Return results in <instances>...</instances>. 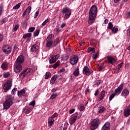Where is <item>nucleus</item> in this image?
<instances>
[{
	"instance_id": "47",
	"label": "nucleus",
	"mask_w": 130,
	"mask_h": 130,
	"mask_svg": "<svg viewBox=\"0 0 130 130\" xmlns=\"http://www.w3.org/2000/svg\"><path fill=\"white\" fill-rule=\"evenodd\" d=\"M10 77V73H6L4 74V78H9Z\"/></svg>"
},
{
	"instance_id": "12",
	"label": "nucleus",
	"mask_w": 130,
	"mask_h": 130,
	"mask_svg": "<svg viewBox=\"0 0 130 130\" xmlns=\"http://www.w3.org/2000/svg\"><path fill=\"white\" fill-rule=\"evenodd\" d=\"M102 130H110V123L107 122L102 127Z\"/></svg>"
},
{
	"instance_id": "27",
	"label": "nucleus",
	"mask_w": 130,
	"mask_h": 130,
	"mask_svg": "<svg viewBox=\"0 0 130 130\" xmlns=\"http://www.w3.org/2000/svg\"><path fill=\"white\" fill-rule=\"evenodd\" d=\"M26 76H27V75H26V73H25V71H23L19 75V78L23 80V79H24V78H25V77H26Z\"/></svg>"
},
{
	"instance_id": "33",
	"label": "nucleus",
	"mask_w": 130,
	"mask_h": 130,
	"mask_svg": "<svg viewBox=\"0 0 130 130\" xmlns=\"http://www.w3.org/2000/svg\"><path fill=\"white\" fill-rule=\"evenodd\" d=\"M99 113H102L104 110H105V108L104 107H100L99 108Z\"/></svg>"
},
{
	"instance_id": "61",
	"label": "nucleus",
	"mask_w": 130,
	"mask_h": 130,
	"mask_svg": "<svg viewBox=\"0 0 130 130\" xmlns=\"http://www.w3.org/2000/svg\"><path fill=\"white\" fill-rule=\"evenodd\" d=\"M84 109H85V107L84 106H81L80 108V111H83V110H84Z\"/></svg>"
},
{
	"instance_id": "45",
	"label": "nucleus",
	"mask_w": 130,
	"mask_h": 130,
	"mask_svg": "<svg viewBox=\"0 0 130 130\" xmlns=\"http://www.w3.org/2000/svg\"><path fill=\"white\" fill-rule=\"evenodd\" d=\"M58 116V114L57 113H54L51 117H50L52 118L53 119H54L55 117H57Z\"/></svg>"
},
{
	"instance_id": "35",
	"label": "nucleus",
	"mask_w": 130,
	"mask_h": 130,
	"mask_svg": "<svg viewBox=\"0 0 130 130\" xmlns=\"http://www.w3.org/2000/svg\"><path fill=\"white\" fill-rule=\"evenodd\" d=\"M101 81L100 80H97L94 82V86H99Z\"/></svg>"
},
{
	"instance_id": "40",
	"label": "nucleus",
	"mask_w": 130,
	"mask_h": 130,
	"mask_svg": "<svg viewBox=\"0 0 130 130\" xmlns=\"http://www.w3.org/2000/svg\"><path fill=\"white\" fill-rule=\"evenodd\" d=\"M57 96V94L56 93H53L51 96H50V99L53 100L55 98H56V96Z\"/></svg>"
},
{
	"instance_id": "14",
	"label": "nucleus",
	"mask_w": 130,
	"mask_h": 130,
	"mask_svg": "<svg viewBox=\"0 0 130 130\" xmlns=\"http://www.w3.org/2000/svg\"><path fill=\"white\" fill-rule=\"evenodd\" d=\"M38 49H39V46L36 44H35L31 46L30 50L31 52H36L38 51Z\"/></svg>"
},
{
	"instance_id": "16",
	"label": "nucleus",
	"mask_w": 130,
	"mask_h": 130,
	"mask_svg": "<svg viewBox=\"0 0 130 130\" xmlns=\"http://www.w3.org/2000/svg\"><path fill=\"white\" fill-rule=\"evenodd\" d=\"M60 43V40H59V38H57L54 41H53L52 47H56L57 44Z\"/></svg>"
},
{
	"instance_id": "34",
	"label": "nucleus",
	"mask_w": 130,
	"mask_h": 130,
	"mask_svg": "<svg viewBox=\"0 0 130 130\" xmlns=\"http://www.w3.org/2000/svg\"><path fill=\"white\" fill-rule=\"evenodd\" d=\"M104 64V63H102L101 64H100L98 66V70L99 72H100V71H101V70H102V68H103V65Z\"/></svg>"
},
{
	"instance_id": "55",
	"label": "nucleus",
	"mask_w": 130,
	"mask_h": 130,
	"mask_svg": "<svg viewBox=\"0 0 130 130\" xmlns=\"http://www.w3.org/2000/svg\"><path fill=\"white\" fill-rule=\"evenodd\" d=\"M29 105H31V106H35V101H32L29 103Z\"/></svg>"
},
{
	"instance_id": "9",
	"label": "nucleus",
	"mask_w": 130,
	"mask_h": 130,
	"mask_svg": "<svg viewBox=\"0 0 130 130\" xmlns=\"http://www.w3.org/2000/svg\"><path fill=\"white\" fill-rule=\"evenodd\" d=\"M3 51L6 54H10L12 51V48L9 45H6L3 47Z\"/></svg>"
},
{
	"instance_id": "48",
	"label": "nucleus",
	"mask_w": 130,
	"mask_h": 130,
	"mask_svg": "<svg viewBox=\"0 0 130 130\" xmlns=\"http://www.w3.org/2000/svg\"><path fill=\"white\" fill-rule=\"evenodd\" d=\"M19 25L16 24L13 28L14 31H17V30H18V29L19 28Z\"/></svg>"
},
{
	"instance_id": "53",
	"label": "nucleus",
	"mask_w": 130,
	"mask_h": 130,
	"mask_svg": "<svg viewBox=\"0 0 130 130\" xmlns=\"http://www.w3.org/2000/svg\"><path fill=\"white\" fill-rule=\"evenodd\" d=\"M92 57L93 59H96L98 57V55L97 53H95V55L93 54Z\"/></svg>"
},
{
	"instance_id": "42",
	"label": "nucleus",
	"mask_w": 130,
	"mask_h": 130,
	"mask_svg": "<svg viewBox=\"0 0 130 130\" xmlns=\"http://www.w3.org/2000/svg\"><path fill=\"white\" fill-rule=\"evenodd\" d=\"M35 30V27H30L28 29V32H34V30Z\"/></svg>"
},
{
	"instance_id": "52",
	"label": "nucleus",
	"mask_w": 130,
	"mask_h": 130,
	"mask_svg": "<svg viewBox=\"0 0 130 130\" xmlns=\"http://www.w3.org/2000/svg\"><path fill=\"white\" fill-rule=\"evenodd\" d=\"M25 10L28 12V14H30V12H31V6H28Z\"/></svg>"
},
{
	"instance_id": "26",
	"label": "nucleus",
	"mask_w": 130,
	"mask_h": 130,
	"mask_svg": "<svg viewBox=\"0 0 130 130\" xmlns=\"http://www.w3.org/2000/svg\"><path fill=\"white\" fill-rule=\"evenodd\" d=\"M129 94V91L127 89H124L122 92V95L123 96H127Z\"/></svg>"
},
{
	"instance_id": "21",
	"label": "nucleus",
	"mask_w": 130,
	"mask_h": 130,
	"mask_svg": "<svg viewBox=\"0 0 130 130\" xmlns=\"http://www.w3.org/2000/svg\"><path fill=\"white\" fill-rule=\"evenodd\" d=\"M23 71H24V73L26 74V75L29 76L31 74V72H32V69L30 68H26L25 70H24Z\"/></svg>"
},
{
	"instance_id": "64",
	"label": "nucleus",
	"mask_w": 130,
	"mask_h": 130,
	"mask_svg": "<svg viewBox=\"0 0 130 130\" xmlns=\"http://www.w3.org/2000/svg\"><path fill=\"white\" fill-rule=\"evenodd\" d=\"M126 15L127 17H130V11L128 12V13H127V14Z\"/></svg>"
},
{
	"instance_id": "17",
	"label": "nucleus",
	"mask_w": 130,
	"mask_h": 130,
	"mask_svg": "<svg viewBox=\"0 0 130 130\" xmlns=\"http://www.w3.org/2000/svg\"><path fill=\"white\" fill-rule=\"evenodd\" d=\"M54 122V119H53L52 118L50 117L48 119V125L49 127H50V126H52Z\"/></svg>"
},
{
	"instance_id": "15",
	"label": "nucleus",
	"mask_w": 130,
	"mask_h": 130,
	"mask_svg": "<svg viewBox=\"0 0 130 130\" xmlns=\"http://www.w3.org/2000/svg\"><path fill=\"white\" fill-rule=\"evenodd\" d=\"M124 116L127 117L130 115V106L125 108L124 111Z\"/></svg>"
},
{
	"instance_id": "6",
	"label": "nucleus",
	"mask_w": 130,
	"mask_h": 130,
	"mask_svg": "<svg viewBox=\"0 0 130 130\" xmlns=\"http://www.w3.org/2000/svg\"><path fill=\"white\" fill-rule=\"evenodd\" d=\"M78 61H79V57L76 55L72 56L70 59V63L72 66L77 64V63H78Z\"/></svg>"
},
{
	"instance_id": "10",
	"label": "nucleus",
	"mask_w": 130,
	"mask_h": 130,
	"mask_svg": "<svg viewBox=\"0 0 130 130\" xmlns=\"http://www.w3.org/2000/svg\"><path fill=\"white\" fill-rule=\"evenodd\" d=\"M122 89H123V84H121L115 90V94L116 95H117V94L118 95L120 94V93H121V91H122Z\"/></svg>"
},
{
	"instance_id": "23",
	"label": "nucleus",
	"mask_w": 130,
	"mask_h": 130,
	"mask_svg": "<svg viewBox=\"0 0 130 130\" xmlns=\"http://www.w3.org/2000/svg\"><path fill=\"white\" fill-rule=\"evenodd\" d=\"M80 69L78 68H76L75 71L73 72V75L75 77H78L80 75Z\"/></svg>"
},
{
	"instance_id": "41",
	"label": "nucleus",
	"mask_w": 130,
	"mask_h": 130,
	"mask_svg": "<svg viewBox=\"0 0 130 130\" xmlns=\"http://www.w3.org/2000/svg\"><path fill=\"white\" fill-rule=\"evenodd\" d=\"M72 14V12H69L68 13H66L64 15V18H66V19H69V18H70V16H71Z\"/></svg>"
},
{
	"instance_id": "24",
	"label": "nucleus",
	"mask_w": 130,
	"mask_h": 130,
	"mask_svg": "<svg viewBox=\"0 0 130 130\" xmlns=\"http://www.w3.org/2000/svg\"><path fill=\"white\" fill-rule=\"evenodd\" d=\"M31 110H32V109L31 108L26 107L23 109V112H24V113H26V114H28V113H30V111H31Z\"/></svg>"
},
{
	"instance_id": "13",
	"label": "nucleus",
	"mask_w": 130,
	"mask_h": 130,
	"mask_svg": "<svg viewBox=\"0 0 130 130\" xmlns=\"http://www.w3.org/2000/svg\"><path fill=\"white\" fill-rule=\"evenodd\" d=\"M107 60L109 63H111V64H113L115 62V58L111 56H107Z\"/></svg>"
},
{
	"instance_id": "39",
	"label": "nucleus",
	"mask_w": 130,
	"mask_h": 130,
	"mask_svg": "<svg viewBox=\"0 0 130 130\" xmlns=\"http://www.w3.org/2000/svg\"><path fill=\"white\" fill-rule=\"evenodd\" d=\"M113 28V25L112 24V23L109 22L108 29H109L110 30H112Z\"/></svg>"
},
{
	"instance_id": "56",
	"label": "nucleus",
	"mask_w": 130,
	"mask_h": 130,
	"mask_svg": "<svg viewBox=\"0 0 130 130\" xmlns=\"http://www.w3.org/2000/svg\"><path fill=\"white\" fill-rule=\"evenodd\" d=\"M74 112H75V109H71L69 111L70 114H72V113H74Z\"/></svg>"
},
{
	"instance_id": "60",
	"label": "nucleus",
	"mask_w": 130,
	"mask_h": 130,
	"mask_svg": "<svg viewBox=\"0 0 130 130\" xmlns=\"http://www.w3.org/2000/svg\"><path fill=\"white\" fill-rule=\"evenodd\" d=\"M26 14H27V10H25L22 14L23 17H25L26 16Z\"/></svg>"
},
{
	"instance_id": "43",
	"label": "nucleus",
	"mask_w": 130,
	"mask_h": 130,
	"mask_svg": "<svg viewBox=\"0 0 130 130\" xmlns=\"http://www.w3.org/2000/svg\"><path fill=\"white\" fill-rule=\"evenodd\" d=\"M50 72H47L46 74V75L45 76V79H47L49 78V77L50 76Z\"/></svg>"
},
{
	"instance_id": "38",
	"label": "nucleus",
	"mask_w": 130,
	"mask_h": 130,
	"mask_svg": "<svg viewBox=\"0 0 130 130\" xmlns=\"http://www.w3.org/2000/svg\"><path fill=\"white\" fill-rule=\"evenodd\" d=\"M113 33H116L117 31H118V28L117 27H115V26H114L112 29H111Z\"/></svg>"
},
{
	"instance_id": "46",
	"label": "nucleus",
	"mask_w": 130,
	"mask_h": 130,
	"mask_svg": "<svg viewBox=\"0 0 130 130\" xmlns=\"http://www.w3.org/2000/svg\"><path fill=\"white\" fill-rule=\"evenodd\" d=\"M4 9V6L3 5L0 6V16H2L3 14V10Z\"/></svg>"
},
{
	"instance_id": "20",
	"label": "nucleus",
	"mask_w": 130,
	"mask_h": 130,
	"mask_svg": "<svg viewBox=\"0 0 130 130\" xmlns=\"http://www.w3.org/2000/svg\"><path fill=\"white\" fill-rule=\"evenodd\" d=\"M105 90H103L100 94V98L99 99V101H101L104 99V96H105Z\"/></svg>"
},
{
	"instance_id": "63",
	"label": "nucleus",
	"mask_w": 130,
	"mask_h": 130,
	"mask_svg": "<svg viewBox=\"0 0 130 130\" xmlns=\"http://www.w3.org/2000/svg\"><path fill=\"white\" fill-rule=\"evenodd\" d=\"M108 23V19H106L104 21V24H107Z\"/></svg>"
},
{
	"instance_id": "3",
	"label": "nucleus",
	"mask_w": 130,
	"mask_h": 130,
	"mask_svg": "<svg viewBox=\"0 0 130 130\" xmlns=\"http://www.w3.org/2000/svg\"><path fill=\"white\" fill-rule=\"evenodd\" d=\"M13 97L12 95L7 96L6 99V101L3 104L4 109H9L11 107V105H13L14 103L13 102Z\"/></svg>"
},
{
	"instance_id": "1",
	"label": "nucleus",
	"mask_w": 130,
	"mask_h": 130,
	"mask_svg": "<svg viewBox=\"0 0 130 130\" xmlns=\"http://www.w3.org/2000/svg\"><path fill=\"white\" fill-rule=\"evenodd\" d=\"M97 7L93 5L88 13V24L92 25L95 22V18L97 16Z\"/></svg>"
},
{
	"instance_id": "2",
	"label": "nucleus",
	"mask_w": 130,
	"mask_h": 130,
	"mask_svg": "<svg viewBox=\"0 0 130 130\" xmlns=\"http://www.w3.org/2000/svg\"><path fill=\"white\" fill-rule=\"evenodd\" d=\"M25 59L23 55H20L15 61V66L14 68V72L18 74L22 71V63L24 62Z\"/></svg>"
},
{
	"instance_id": "51",
	"label": "nucleus",
	"mask_w": 130,
	"mask_h": 130,
	"mask_svg": "<svg viewBox=\"0 0 130 130\" xmlns=\"http://www.w3.org/2000/svg\"><path fill=\"white\" fill-rule=\"evenodd\" d=\"M123 64V63H120V64H118V72L120 71V69H121Z\"/></svg>"
},
{
	"instance_id": "58",
	"label": "nucleus",
	"mask_w": 130,
	"mask_h": 130,
	"mask_svg": "<svg viewBox=\"0 0 130 130\" xmlns=\"http://www.w3.org/2000/svg\"><path fill=\"white\" fill-rule=\"evenodd\" d=\"M4 40V36L3 35H0V43L2 42Z\"/></svg>"
},
{
	"instance_id": "57",
	"label": "nucleus",
	"mask_w": 130,
	"mask_h": 130,
	"mask_svg": "<svg viewBox=\"0 0 130 130\" xmlns=\"http://www.w3.org/2000/svg\"><path fill=\"white\" fill-rule=\"evenodd\" d=\"M38 15H39V11H37L36 12V14H35V16L34 17V18H37V17H38Z\"/></svg>"
},
{
	"instance_id": "18",
	"label": "nucleus",
	"mask_w": 130,
	"mask_h": 130,
	"mask_svg": "<svg viewBox=\"0 0 130 130\" xmlns=\"http://www.w3.org/2000/svg\"><path fill=\"white\" fill-rule=\"evenodd\" d=\"M56 79H57V75H54V76H52L50 80L51 85H53V84L55 83Z\"/></svg>"
},
{
	"instance_id": "59",
	"label": "nucleus",
	"mask_w": 130,
	"mask_h": 130,
	"mask_svg": "<svg viewBox=\"0 0 130 130\" xmlns=\"http://www.w3.org/2000/svg\"><path fill=\"white\" fill-rule=\"evenodd\" d=\"M24 27H27V22L24 21L22 22Z\"/></svg>"
},
{
	"instance_id": "37",
	"label": "nucleus",
	"mask_w": 130,
	"mask_h": 130,
	"mask_svg": "<svg viewBox=\"0 0 130 130\" xmlns=\"http://www.w3.org/2000/svg\"><path fill=\"white\" fill-rule=\"evenodd\" d=\"M116 94L115 93H112L110 95V98H109V100L110 101H111V100H112V99H113L114 98V97H115V95Z\"/></svg>"
},
{
	"instance_id": "28",
	"label": "nucleus",
	"mask_w": 130,
	"mask_h": 130,
	"mask_svg": "<svg viewBox=\"0 0 130 130\" xmlns=\"http://www.w3.org/2000/svg\"><path fill=\"white\" fill-rule=\"evenodd\" d=\"M25 93H26V90L23 89L18 91L17 92V95L18 96H21V95H24V94H25Z\"/></svg>"
},
{
	"instance_id": "5",
	"label": "nucleus",
	"mask_w": 130,
	"mask_h": 130,
	"mask_svg": "<svg viewBox=\"0 0 130 130\" xmlns=\"http://www.w3.org/2000/svg\"><path fill=\"white\" fill-rule=\"evenodd\" d=\"M54 38V35L53 34L49 35L47 38V43L46 44V47L49 48L52 46L53 39Z\"/></svg>"
},
{
	"instance_id": "44",
	"label": "nucleus",
	"mask_w": 130,
	"mask_h": 130,
	"mask_svg": "<svg viewBox=\"0 0 130 130\" xmlns=\"http://www.w3.org/2000/svg\"><path fill=\"white\" fill-rule=\"evenodd\" d=\"M8 22V18L5 17L1 21V24H4V23H7Z\"/></svg>"
},
{
	"instance_id": "62",
	"label": "nucleus",
	"mask_w": 130,
	"mask_h": 130,
	"mask_svg": "<svg viewBox=\"0 0 130 130\" xmlns=\"http://www.w3.org/2000/svg\"><path fill=\"white\" fill-rule=\"evenodd\" d=\"M66 71V69L64 68H62L59 70L60 73H62Z\"/></svg>"
},
{
	"instance_id": "32",
	"label": "nucleus",
	"mask_w": 130,
	"mask_h": 130,
	"mask_svg": "<svg viewBox=\"0 0 130 130\" xmlns=\"http://www.w3.org/2000/svg\"><path fill=\"white\" fill-rule=\"evenodd\" d=\"M20 7H21V3H18L13 7V10H18Z\"/></svg>"
},
{
	"instance_id": "22",
	"label": "nucleus",
	"mask_w": 130,
	"mask_h": 130,
	"mask_svg": "<svg viewBox=\"0 0 130 130\" xmlns=\"http://www.w3.org/2000/svg\"><path fill=\"white\" fill-rule=\"evenodd\" d=\"M32 36V34L31 33H27L25 35H23V39H26V38H28L27 40L30 41V38Z\"/></svg>"
},
{
	"instance_id": "7",
	"label": "nucleus",
	"mask_w": 130,
	"mask_h": 130,
	"mask_svg": "<svg viewBox=\"0 0 130 130\" xmlns=\"http://www.w3.org/2000/svg\"><path fill=\"white\" fill-rule=\"evenodd\" d=\"M92 73L93 70L89 69L88 66H86L84 67L83 70V75H85V76H90Z\"/></svg>"
},
{
	"instance_id": "4",
	"label": "nucleus",
	"mask_w": 130,
	"mask_h": 130,
	"mask_svg": "<svg viewBox=\"0 0 130 130\" xmlns=\"http://www.w3.org/2000/svg\"><path fill=\"white\" fill-rule=\"evenodd\" d=\"M101 123V120L95 118L94 119L91 121L90 122V130H95L98 126H99V125Z\"/></svg>"
},
{
	"instance_id": "29",
	"label": "nucleus",
	"mask_w": 130,
	"mask_h": 130,
	"mask_svg": "<svg viewBox=\"0 0 130 130\" xmlns=\"http://www.w3.org/2000/svg\"><path fill=\"white\" fill-rule=\"evenodd\" d=\"M39 33H40V29H37L34 32V37H36L39 35Z\"/></svg>"
},
{
	"instance_id": "31",
	"label": "nucleus",
	"mask_w": 130,
	"mask_h": 130,
	"mask_svg": "<svg viewBox=\"0 0 130 130\" xmlns=\"http://www.w3.org/2000/svg\"><path fill=\"white\" fill-rule=\"evenodd\" d=\"M7 67H8V64H7V62L3 63L1 66V68L2 69H3V70H6Z\"/></svg>"
},
{
	"instance_id": "11",
	"label": "nucleus",
	"mask_w": 130,
	"mask_h": 130,
	"mask_svg": "<svg viewBox=\"0 0 130 130\" xmlns=\"http://www.w3.org/2000/svg\"><path fill=\"white\" fill-rule=\"evenodd\" d=\"M59 57V54L55 55L51 58L50 59V63H54V62L58 59Z\"/></svg>"
},
{
	"instance_id": "30",
	"label": "nucleus",
	"mask_w": 130,
	"mask_h": 130,
	"mask_svg": "<svg viewBox=\"0 0 130 130\" xmlns=\"http://www.w3.org/2000/svg\"><path fill=\"white\" fill-rule=\"evenodd\" d=\"M88 52H93V53H95V48L89 47L87 49Z\"/></svg>"
},
{
	"instance_id": "25",
	"label": "nucleus",
	"mask_w": 130,
	"mask_h": 130,
	"mask_svg": "<svg viewBox=\"0 0 130 130\" xmlns=\"http://www.w3.org/2000/svg\"><path fill=\"white\" fill-rule=\"evenodd\" d=\"M61 12L62 14H68L69 13H71V11H70V9L68 8V7L63 8V9L61 11Z\"/></svg>"
},
{
	"instance_id": "49",
	"label": "nucleus",
	"mask_w": 130,
	"mask_h": 130,
	"mask_svg": "<svg viewBox=\"0 0 130 130\" xmlns=\"http://www.w3.org/2000/svg\"><path fill=\"white\" fill-rule=\"evenodd\" d=\"M49 22V20L47 19L45 21H44L43 22V23L42 24V26H45V25H46L47 23H48Z\"/></svg>"
},
{
	"instance_id": "8",
	"label": "nucleus",
	"mask_w": 130,
	"mask_h": 130,
	"mask_svg": "<svg viewBox=\"0 0 130 130\" xmlns=\"http://www.w3.org/2000/svg\"><path fill=\"white\" fill-rule=\"evenodd\" d=\"M11 87H12V81H11L10 80H8L4 85L3 88L4 92H7L8 90H10V89H11Z\"/></svg>"
},
{
	"instance_id": "54",
	"label": "nucleus",
	"mask_w": 130,
	"mask_h": 130,
	"mask_svg": "<svg viewBox=\"0 0 130 130\" xmlns=\"http://www.w3.org/2000/svg\"><path fill=\"white\" fill-rule=\"evenodd\" d=\"M16 91H17V88L14 87L12 91V94L14 95L15 94V92H16Z\"/></svg>"
},
{
	"instance_id": "50",
	"label": "nucleus",
	"mask_w": 130,
	"mask_h": 130,
	"mask_svg": "<svg viewBox=\"0 0 130 130\" xmlns=\"http://www.w3.org/2000/svg\"><path fill=\"white\" fill-rule=\"evenodd\" d=\"M69 59V56L64 55L63 57V60H68Z\"/></svg>"
},
{
	"instance_id": "19",
	"label": "nucleus",
	"mask_w": 130,
	"mask_h": 130,
	"mask_svg": "<svg viewBox=\"0 0 130 130\" xmlns=\"http://www.w3.org/2000/svg\"><path fill=\"white\" fill-rule=\"evenodd\" d=\"M77 118H78V116L76 115L71 117L70 119V123H71V124L75 123V122H76V121L77 120Z\"/></svg>"
},
{
	"instance_id": "36",
	"label": "nucleus",
	"mask_w": 130,
	"mask_h": 130,
	"mask_svg": "<svg viewBox=\"0 0 130 130\" xmlns=\"http://www.w3.org/2000/svg\"><path fill=\"white\" fill-rule=\"evenodd\" d=\"M60 64V61H57L53 66V68L54 69H56L57 67H58Z\"/></svg>"
}]
</instances>
